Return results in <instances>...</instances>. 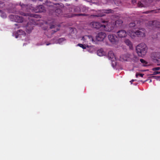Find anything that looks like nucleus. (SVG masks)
Here are the masks:
<instances>
[{"label":"nucleus","mask_w":160,"mask_h":160,"mask_svg":"<svg viewBox=\"0 0 160 160\" xmlns=\"http://www.w3.org/2000/svg\"><path fill=\"white\" fill-rule=\"evenodd\" d=\"M136 49L138 55L142 57L146 54L148 48L145 43H141L136 47Z\"/></svg>","instance_id":"nucleus-1"},{"label":"nucleus","mask_w":160,"mask_h":160,"mask_svg":"<svg viewBox=\"0 0 160 160\" xmlns=\"http://www.w3.org/2000/svg\"><path fill=\"white\" fill-rule=\"evenodd\" d=\"M151 57L153 62L158 63V65H160V54L158 53L154 52L151 54ZM153 71H158L160 70V67L154 68H152Z\"/></svg>","instance_id":"nucleus-2"},{"label":"nucleus","mask_w":160,"mask_h":160,"mask_svg":"<svg viewBox=\"0 0 160 160\" xmlns=\"http://www.w3.org/2000/svg\"><path fill=\"white\" fill-rule=\"evenodd\" d=\"M145 31L142 29L140 30H138L136 32H132L130 35H128V36L131 37L132 38H133V37L137 36L138 37H145Z\"/></svg>","instance_id":"nucleus-3"},{"label":"nucleus","mask_w":160,"mask_h":160,"mask_svg":"<svg viewBox=\"0 0 160 160\" xmlns=\"http://www.w3.org/2000/svg\"><path fill=\"white\" fill-rule=\"evenodd\" d=\"M33 9L34 11L37 13L44 12L46 11L45 8L42 5H39Z\"/></svg>","instance_id":"nucleus-4"},{"label":"nucleus","mask_w":160,"mask_h":160,"mask_svg":"<svg viewBox=\"0 0 160 160\" xmlns=\"http://www.w3.org/2000/svg\"><path fill=\"white\" fill-rule=\"evenodd\" d=\"M102 28L106 31L110 32L113 29L114 27L112 25L108 22L106 24L103 25Z\"/></svg>","instance_id":"nucleus-5"},{"label":"nucleus","mask_w":160,"mask_h":160,"mask_svg":"<svg viewBox=\"0 0 160 160\" xmlns=\"http://www.w3.org/2000/svg\"><path fill=\"white\" fill-rule=\"evenodd\" d=\"M97 40H103L106 37V34L104 32H101L98 33L96 36Z\"/></svg>","instance_id":"nucleus-6"},{"label":"nucleus","mask_w":160,"mask_h":160,"mask_svg":"<svg viewBox=\"0 0 160 160\" xmlns=\"http://www.w3.org/2000/svg\"><path fill=\"white\" fill-rule=\"evenodd\" d=\"M33 24L31 22H28L26 26V32L29 33L32 31L33 29Z\"/></svg>","instance_id":"nucleus-7"},{"label":"nucleus","mask_w":160,"mask_h":160,"mask_svg":"<svg viewBox=\"0 0 160 160\" xmlns=\"http://www.w3.org/2000/svg\"><path fill=\"white\" fill-rule=\"evenodd\" d=\"M10 17L11 18H13L16 22H18L21 23L23 22V19L22 16L11 15Z\"/></svg>","instance_id":"nucleus-8"},{"label":"nucleus","mask_w":160,"mask_h":160,"mask_svg":"<svg viewBox=\"0 0 160 160\" xmlns=\"http://www.w3.org/2000/svg\"><path fill=\"white\" fill-rule=\"evenodd\" d=\"M90 25L92 26V28H95L99 29L101 28H102L103 25L98 22H91Z\"/></svg>","instance_id":"nucleus-9"},{"label":"nucleus","mask_w":160,"mask_h":160,"mask_svg":"<svg viewBox=\"0 0 160 160\" xmlns=\"http://www.w3.org/2000/svg\"><path fill=\"white\" fill-rule=\"evenodd\" d=\"M149 23L153 27L157 28H160V22L158 21H150Z\"/></svg>","instance_id":"nucleus-10"},{"label":"nucleus","mask_w":160,"mask_h":160,"mask_svg":"<svg viewBox=\"0 0 160 160\" xmlns=\"http://www.w3.org/2000/svg\"><path fill=\"white\" fill-rule=\"evenodd\" d=\"M118 37L121 38L127 36L126 32L124 30L119 31L118 32Z\"/></svg>","instance_id":"nucleus-11"},{"label":"nucleus","mask_w":160,"mask_h":160,"mask_svg":"<svg viewBox=\"0 0 160 160\" xmlns=\"http://www.w3.org/2000/svg\"><path fill=\"white\" fill-rule=\"evenodd\" d=\"M108 57L109 59H110L112 62L116 60V57L112 51L108 52Z\"/></svg>","instance_id":"nucleus-12"},{"label":"nucleus","mask_w":160,"mask_h":160,"mask_svg":"<svg viewBox=\"0 0 160 160\" xmlns=\"http://www.w3.org/2000/svg\"><path fill=\"white\" fill-rule=\"evenodd\" d=\"M106 45L112 46L117 43L118 41H104Z\"/></svg>","instance_id":"nucleus-13"},{"label":"nucleus","mask_w":160,"mask_h":160,"mask_svg":"<svg viewBox=\"0 0 160 160\" xmlns=\"http://www.w3.org/2000/svg\"><path fill=\"white\" fill-rule=\"evenodd\" d=\"M97 55L100 56H104L106 55V53L102 49H100L97 51Z\"/></svg>","instance_id":"nucleus-14"},{"label":"nucleus","mask_w":160,"mask_h":160,"mask_svg":"<svg viewBox=\"0 0 160 160\" xmlns=\"http://www.w3.org/2000/svg\"><path fill=\"white\" fill-rule=\"evenodd\" d=\"M125 42V44L128 46L129 48L130 49H132L133 47V44L132 42H131V41H124Z\"/></svg>","instance_id":"nucleus-15"},{"label":"nucleus","mask_w":160,"mask_h":160,"mask_svg":"<svg viewBox=\"0 0 160 160\" xmlns=\"http://www.w3.org/2000/svg\"><path fill=\"white\" fill-rule=\"evenodd\" d=\"M103 13L109 14V13H113L114 11L111 9L103 10H102Z\"/></svg>","instance_id":"nucleus-16"},{"label":"nucleus","mask_w":160,"mask_h":160,"mask_svg":"<svg viewBox=\"0 0 160 160\" xmlns=\"http://www.w3.org/2000/svg\"><path fill=\"white\" fill-rule=\"evenodd\" d=\"M82 39L85 40L90 39L91 40H93L92 37L91 35H85L82 37Z\"/></svg>","instance_id":"nucleus-17"},{"label":"nucleus","mask_w":160,"mask_h":160,"mask_svg":"<svg viewBox=\"0 0 160 160\" xmlns=\"http://www.w3.org/2000/svg\"><path fill=\"white\" fill-rule=\"evenodd\" d=\"M24 32L22 30H19L17 31V33L15 35V37L16 38H18V36L23 34Z\"/></svg>","instance_id":"nucleus-18"},{"label":"nucleus","mask_w":160,"mask_h":160,"mask_svg":"<svg viewBox=\"0 0 160 160\" xmlns=\"http://www.w3.org/2000/svg\"><path fill=\"white\" fill-rule=\"evenodd\" d=\"M123 22L121 20H118L115 22V25L117 26H121L122 25Z\"/></svg>","instance_id":"nucleus-19"},{"label":"nucleus","mask_w":160,"mask_h":160,"mask_svg":"<svg viewBox=\"0 0 160 160\" xmlns=\"http://www.w3.org/2000/svg\"><path fill=\"white\" fill-rule=\"evenodd\" d=\"M115 37H117L115 35H109L108 36V38L109 40H115Z\"/></svg>","instance_id":"nucleus-20"},{"label":"nucleus","mask_w":160,"mask_h":160,"mask_svg":"<svg viewBox=\"0 0 160 160\" xmlns=\"http://www.w3.org/2000/svg\"><path fill=\"white\" fill-rule=\"evenodd\" d=\"M55 13H56V15L58 16V15L61 14L62 10L60 8H58L55 10Z\"/></svg>","instance_id":"nucleus-21"},{"label":"nucleus","mask_w":160,"mask_h":160,"mask_svg":"<svg viewBox=\"0 0 160 160\" xmlns=\"http://www.w3.org/2000/svg\"><path fill=\"white\" fill-rule=\"evenodd\" d=\"M105 15L104 14H103L100 13V14H98L92 15H91V16H92V17H102L103 16Z\"/></svg>","instance_id":"nucleus-22"},{"label":"nucleus","mask_w":160,"mask_h":160,"mask_svg":"<svg viewBox=\"0 0 160 160\" xmlns=\"http://www.w3.org/2000/svg\"><path fill=\"white\" fill-rule=\"evenodd\" d=\"M142 1L144 2L146 4V5L148 6L149 5L148 3H150L152 1V0H142Z\"/></svg>","instance_id":"nucleus-23"},{"label":"nucleus","mask_w":160,"mask_h":160,"mask_svg":"<svg viewBox=\"0 0 160 160\" xmlns=\"http://www.w3.org/2000/svg\"><path fill=\"white\" fill-rule=\"evenodd\" d=\"M141 62L142 63L144 66H147V62L145 61L144 60L142 59H140V60Z\"/></svg>","instance_id":"nucleus-24"},{"label":"nucleus","mask_w":160,"mask_h":160,"mask_svg":"<svg viewBox=\"0 0 160 160\" xmlns=\"http://www.w3.org/2000/svg\"><path fill=\"white\" fill-rule=\"evenodd\" d=\"M78 45L80 47L82 48L83 49H84L86 48V47H87L88 48H89V46L88 45H83L81 44H78Z\"/></svg>","instance_id":"nucleus-25"},{"label":"nucleus","mask_w":160,"mask_h":160,"mask_svg":"<svg viewBox=\"0 0 160 160\" xmlns=\"http://www.w3.org/2000/svg\"><path fill=\"white\" fill-rule=\"evenodd\" d=\"M138 7H146V6H145L141 2H139L138 3Z\"/></svg>","instance_id":"nucleus-26"},{"label":"nucleus","mask_w":160,"mask_h":160,"mask_svg":"<svg viewBox=\"0 0 160 160\" xmlns=\"http://www.w3.org/2000/svg\"><path fill=\"white\" fill-rule=\"evenodd\" d=\"M20 5L22 8H25L28 6V5L27 4H24L21 3H20Z\"/></svg>","instance_id":"nucleus-27"},{"label":"nucleus","mask_w":160,"mask_h":160,"mask_svg":"<svg viewBox=\"0 0 160 160\" xmlns=\"http://www.w3.org/2000/svg\"><path fill=\"white\" fill-rule=\"evenodd\" d=\"M129 27L131 28H133L136 26V24L134 22L130 23L129 25Z\"/></svg>","instance_id":"nucleus-28"},{"label":"nucleus","mask_w":160,"mask_h":160,"mask_svg":"<svg viewBox=\"0 0 160 160\" xmlns=\"http://www.w3.org/2000/svg\"><path fill=\"white\" fill-rule=\"evenodd\" d=\"M5 4L4 2L1 1H0V8H2L4 7Z\"/></svg>","instance_id":"nucleus-29"},{"label":"nucleus","mask_w":160,"mask_h":160,"mask_svg":"<svg viewBox=\"0 0 160 160\" xmlns=\"http://www.w3.org/2000/svg\"><path fill=\"white\" fill-rule=\"evenodd\" d=\"M144 75V74H143L137 73L136 74V77H138V76L142 77Z\"/></svg>","instance_id":"nucleus-30"},{"label":"nucleus","mask_w":160,"mask_h":160,"mask_svg":"<svg viewBox=\"0 0 160 160\" xmlns=\"http://www.w3.org/2000/svg\"><path fill=\"white\" fill-rule=\"evenodd\" d=\"M138 60V58L136 57H134L132 59V61L134 62H137Z\"/></svg>","instance_id":"nucleus-31"},{"label":"nucleus","mask_w":160,"mask_h":160,"mask_svg":"<svg viewBox=\"0 0 160 160\" xmlns=\"http://www.w3.org/2000/svg\"><path fill=\"white\" fill-rule=\"evenodd\" d=\"M154 72L153 73V74L154 75H156L160 73V71H154Z\"/></svg>","instance_id":"nucleus-32"},{"label":"nucleus","mask_w":160,"mask_h":160,"mask_svg":"<svg viewBox=\"0 0 160 160\" xmlns=\"http://www.w3.org/2000/svg\"><path fill=\"white\" fill-rule=\"evenodd\" d=\"M69 29L70 30H72V31H74V30H76V29L75 28L70 27L69 28Z\"/></svg>","instance_id":"nucleus-33"},{"label":"nucleus","mask_w":160,"mask_h":160,"mask_svg":"<svg viewBox=\"0 0 160 160\" xmlns=\"http://www.w3.org/2000/svg\"><path fill=\"white\" fill-rule=\"evenodd\" d=\"M40 1H41L42 2V3L43 4H44L46 1H47V0H39Z\"/></svg>","instance_id":"nucleus-34"},{"label":"nucleus","mask_w":160,"mask_h":160,"mask_svg":"<svg viewBox=\"0 0 160 160\" xmlns=\"http://www.w3.org/2000/svg\"><path fill=\"white\" fill-rule=\"evenodd\" d=\"M55 28V25H50V28L52 29Z\"/></svg>","instance_id":"nucleus-35"},{"label":"nucleus","mask_w":160,"mask_h":160,"mask_svg":"<svg viewBox=\"0 0 160 160\" xmlns=\"http://www.w3.org/2000/svg\"><path fill=\"white\" fill-rule=\"evenodd\" d=\"M102 22L103 23L106 24H107L108 23V21H102Z\"/></svg>","instance_id":"nucleus-36"},{"label":"nucleus","mask_w":160,"mask_h":160,"mask_svg":"<svg viewBox=\"0 0 160 160\" xmlns=\"http://www.w3.org/2000/svg\"><path fill=\"white\" fill-rule=\"evenodd\" d=\"M132 2L133 4H134L136 2V1L135 0H132Z\"/></svg>","instance_id":"nucleus-37"},{"label":"nucleus","mask_w":160,"mask_h":160,"mask_svg":"<svg viewBox=\"0 0 160 160\" xmlns=\"http://www.w3.org/2000/svg\"><path fill=\"white\" fill-rule=\"evenodd\" d=\"M22 15L24 16H27L28 15V14L23 13Z\"/></svg>","instance_id":"nucleus-38"},{"label":"nucleus","mask_w":160,"mask_h":160,"mask_svg":"<svg viewBox=\"0 0 160 160\" xmlns=\"http://www.w3.org/2000/svg\"><path fill=\"white\" fill-rule=\"evenodd\" d=\"M153 11V10H151V11H147L146 12V13H148L149 12H152Z\"/></svg>","instance_id":"nucleus-39"},{"label":"nucleus","mask_w":160,"mask_h":160,"mask_svg":"<svg viewBox=\"0 0 160 160\" xmlns=\"http://www.w3.org/2000/svg\"><path fill=\"white\" fill-rule=\"evenodd\" d=\"M134 81H135V80H134V79H132V80L130 81V82H131V83H132V82H134Z\"/></svg>","instance_id":"nucleus-40"},{"label":"nucleus","mask_w":160,"mask_h":160,"mask_svg":"<svg viewBox=\"0 0 160 160\" xmlns=\"http://www.w3.org/2000/svg\"><path fill=\"white\" fill-rule=\"evenodd\" d=\"M59 30V29H57L56 31H53L54 32H56L57 31H58Z\"/></svg>","instance_id":"nucleus-41"},{"label":"nucleus","mask_w":160,"mask_h":160,"mask_svg":"<svg viewBox=\"0 0 160 160\" xmlns=\"http://www.w3.org/2000/svg\"><path fill=\"white\" fill-rule=\"evenodd\" d=\"M98 41V42H103L104 41H100V40H99V41Z\"/></svg>","instance_id":"nucleus-42"},{"label":"nucleus","mask_w":160,"mask_h":160,"mask_svg":"<svg viewBox=\"0 0 160 160\" xmlns=\"http://www.w3.org/2000/svg\"><path fill=\"white\" fill-rule=\"evenodd\" d=\"M92 41L93 43H94V42H95V41L92 40Z\"/></svg>","instance_id":"nucleus-43"},{"label":"nucleus","mask_w":160,"mask_h":160,"mask_svg":"<svg viewBox=\"0 0 160 160\" xmlns=\"http://www.w3.org/2000/svg\"><path fill=\"white\" fill-rule=\"evenodd\" d=\"M50 44V43H47L46 44L47 45H49Z\"/></svg>","instance_id":"nucleus-44"},{"label":"nucleus","mask_w":160,"mask_h":160,"mask_svg":"<svg viewBox=\"0 0 160 160\" xmlns=\"http://www.w3.org/2000/svg\"><path fill=\"white\" fill-rule=\"evenodd\" d=\"M157 1H160V0H156Z\"/></svg>","instance_id":"nucleus-45"},{"label":"nucleus","mask_w":160,"mask_h":160,"mask_svg":"<svg viewBox=\"0 0 160 160\" xmlns=\"http://www.w3.org/2000/svg\"><path fill=\"white\" fill-rule=\"evenodd\" d=\"M126 40H129V39H126Z\"/></svg>","instance_id":"nucleus-46"},{"label":"nucleus","mask_w":160,"mask_h":160,"mask_svg":"<svg viewBox=\"0 0 160 160\" xmlns=\"http://www.w3.org/2000/svg\"><path fill=\"white\" fill-rule=\"evenodd\" d=\"M62 39H65L63 38H62Z\"/></svg>","instance_id":"nucleus-47"},{"label":"nucleus","mask_w":160,"mask_h":160,"mask_svg":"<svg viewBox=\"0 0 160 160\" xmlns=\"http://www.w3.org/2000/svg\"><path fill=\"white\" fill-rule=\"evenodd\" d=\"M2 12V11L0 10V12Z\"/></svg>","instance_id":"nucleus-48"},{"label":"nucleus","mask_w":160,"mask_h":160,"mask_svg":"<svg viewBox=\"0 0 160 160\" xmlns=\"http://www.w3.org/2000/svg\"><path fill=\"white\" fill-rule=\"evenodd\" d=\"M16 25H18L17 24H15Z\"/></svg>","instance_id":"nucleus-49"},{"label":"nucleus","mask_w":160,"mask_h":160,"mask_svg":"<svg viewBox=\"0 0 160 160\" xmlns=\"http://www.w3.org/2000/svg\"><path fill=\"white\" fill-rule=\"evenodd\" d=\"M151 82V80L150 81V82Z\"/></svg>","instance_id":"nucleus-50"},{"label":"nucleus","mask_w":160,"mask_h":160,"mask_svg":"<svg viewBox=\"0 0 160 160\" xmlns=\"http://www.w3.org/2000/svg\"><path fill=\"white\" fill-rule=\"evenodd\" d=\"M61 38H60V39H59V40H61Z\"/></svg>","instance_id":"nucleus-51"}]
</instances>
